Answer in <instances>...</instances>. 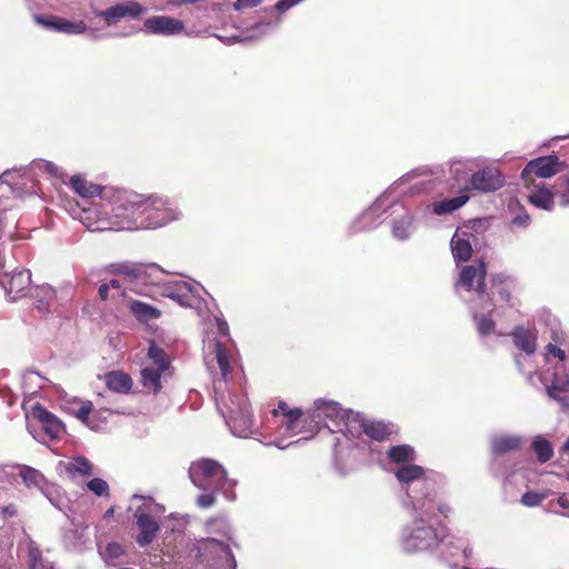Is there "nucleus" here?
Instances as JSON below:
<instances>
[{"instance_id":"obj_1","label":"nucleus","mask_w":569,"mask_h":569,"mask_svg":"<svg viewBox=\"0 0 569 569\" xmlns=\"http://www.w3.org/2000/svg\"><path fill=\"white\" fill-rule=\"evenodd\" d=\"M108 272L122 278L124 290L138 295H144L146 289L154 284L160 273V268L156 263H142L133 261H122L112 263L108 267Z\"/></svg>"},{"instance_id":"obj_2","label":"nucleus","mask_w":569,"mask_h":569,"mask_svg":"<svg viewBox=\"0 0 569 569\" xmlns=\"http://www.w3.org/2000/svg\"><path fill=\"white\" fill-rule=\"evenodd\" d=\"M189 477L196 487L204 491L218 492L227 482L226 469L210 458H201L192 462Z\"/></svg>"},{"instance_id":"obj_3","label":"nucleus","mask_w":569,"mask_h":569,"mask_svg":"<svg viewBox=\"0 0 569 569\" xmlns=\"http://www.w3.org/2000/svg\"><path fill=\"white\" fill-rule=\"evenodd\" d=\"M347 431L352 437L365 433L373 441H388L393 433L392 425L381 420H371L360 413H351L348 417Z\"/></svg>"},{"instance_id":"obj_4","label":"nucleus","mask_w":569,"mask_h":569,"mask_svg":"<svg viewBox=\"0 0 569 569\" xmlns=\"http://www.w3.org/2000/svg\"><path fill=\"white\" fill-rule=\"evenodd\" d=\"M440 539L436 529L423 519H416L405 537L408 551H425L438 546Z\"/></svg>"},{"instance_id":"obj_5","label":"nucleus","mask_w":569,"mask_h":569,"mask_svg":"<svg viewBox=\"0 0 569 569\" xmlns=\"http://www.w3.org/2000/svg\"><path fill=\"white\" fill-rule=\"evenodd\" d=\"M503 184L505 177L501 171L495 166H486L471 174L465 191L495 192L503 187Z\"/></svg>"},{"instance_id":"obj_6","label":"nucleus","mask_w":569,"mask_h":569,"mask_svg":"<svg viewBox=\"0 0 569 569\" xmlns=\"http://www.w3.org/2000/svg\"><path fill=\"white\" fill-rule=\"evenodd\" d=\"M561 163L557 156L539 157L527 163L521 172V178L528 187L532 183V176L550 178L561 171Z\"/></svg>"},{"instance_id":"obj_7","label":"nucleus","mask_w":569,"mask_h":569,"mask_svg":"<svg viewBox=\"0 0 569 569\" xmlns=\"http://www.w3.org/2000/svg\"><path fill=\"white\" fill-rule=\"evenodd\" d=\"M153 206L150 198L137 193H123L114 203L112 211L116 217L129 218L146 213Z\"/></svg>"},{"instance_id":"obj_8","label":"nucleus","mask_w":569,"mask_h":569,"mask_svg":"<svg viewBox=\"0 0 569 569\" xmlns=\"http://www.w3.org/2000/svg\"><path fill=\"white\" fill-rule=\"evenodd\" d=\"M146 11L147 9L143 8L139 2L126 1L112 6L106 10L94 11V14L99 18H102L107 26H114L121 19L137 18L140 14H143Z\"/></svg>"},{"instance_id":"obj_9","label":"nucleus","mask_w":569,"mask_h":569,"mask_svg":"<svg viewBox=\"0 0 569 569\" xmlns=\"http://www.w3.org/2000/svg\"><path fill=\"white\" fill-rule=\"evenodd\" d=\"M342 408L336 401H327L318 399L315 401V408L309 412L310 419V436L316 435L325 419L336 421L341 418Z\"/></svg>"},{"instance_id":"obj_10","label":"nucleus","mask_w":569,"mask_h":569,"mask_svg":"<svg viewBox=\"0 0 569 569\" xmlns=\"http://www.w3.org/2000/svg\"><path fill=\"white\" fill-rule=\"evenodd\" d=\"M36 21L46 29L67 34L79 36L84 34L90 30L89 26L83 20L72 21L54 16H37Z\"/></svg>"},{"instance_id":"obj_11","label":"nucleus","mask_w":569,"mask_h":569,"mask_svg":"<svg viewBox=\"0 0 569 569\" xmlns=\"http://www.w3.org/2000/svg\"><path fill=\"white\" fill-rule=\"evenodd\" d=\"M487 266L480 261L478 266H466L460 272V283L468 290L475 289L479 299L486 297Z\"/></svg>"},{"instance_id":"obj_12","label":"nucleus","mask_w":569,"mask_h":569,"mask_svg":"<svg viewBox=\"0 0 569 569\" xmlns=\"http://www.w3.org/2000/svg\"><path fill=\"white\" fill-rule=\"evenodd\" d=\"M143 28L148 33L174 36L183 32L184 23L172 17L154 16L144 20Z\"/></svg>"},{"instance_id":"obj_13","label":"nucleus","mask_w":569,"mask_h":569,"mask_svg":"<svg viewBox=\"0 0 569 569\" xmlns=\"http://www.w3.org/2000/svg\"><path fill=\"white\" fill-rule=\"evenodd\" d=\"M31 415L41 423L42 429L50 439H59L66 432V427L62 421L52 412L48 411L42 405L36 403L32 407Z\"/></svg>"},{"instance_id":"obj_14","label":"nucleus","mask_w":569,"mask_h":569,"mask_svg":"<svg viewBox=\"0 0 569 569\" xmlns=\"http://www.w3.org/2000/svg\"><path fill=\"white\" fill-rule=\"evenodd\" d=\"M551 383L547 386V395L559 402L563 408H569V399L565 396L569 393V369L565 366L556 367Z\"/></svg>"},{"instance_id":"obj_15","label":"nucleus","mask_w":569,"mask_h":569,"mask_svg":"<svg viewBox=\"0 0 569 569\" xmlns=\"http://www.w3.org/2000/svg\"><path fill=\"white\" fill-rule=\"evenodd\" d=\"M133 517L139 529V535L136 538V542L140 547H147L157 537L158 532L160 531V526L151 515L142 511L141 509H138Z\"/></svg>"},{"instance_id":"obj_16","label":"nucleus","mask_w":569,"mask_h":569,"mask_svg":"<svg viewBox=\"0 0 569 569\" xmlns=\"http://www.w3.org/2000/svg\"><path fill=\"white\" fill-rule=\"evenodd\" d=\"M281 427H283L286 432L291 436L310 433L309 413L305 415L301 408H293V410L283 417Z\"/></svg>"},{"instance_id":"obj_17","label":"nucleus","mask_w":569,"mask_h":569,"mask_svg":"<svg viewBox=\"0 0 569 569\" xmlns=\"http://www.w3.org/2000/svg\"><path fill=\"white\" fill-rule=\"evenodd\" d=\"M2 178L4 182L8 183L14 192H18L20 194L36 192L33 177L31 172L28 170L18 172L6 171L2 174Z\"/></svg>"},{"instance_id":"obj_18","label":"nucleus","mask_w":569,"mask_h":569,"mask_svg":"<svg viewBox=\"0 0 569 569\" xmlns=\"http://www.w3.org/2000/svg\"><path fill=\"white\" fill-rule=\"evenodd\" d=\"M31 283V273L29 270L14 271L3 281V287L13 300L18 299Z\"/></svg>"},{"instance_id":"obj_19","label":"nucleus","mask_w":569,"mask_h":569,"mask_svg":"<svg viewBox=\"0 0 569 569\" xmlns=\"http://www.w3.org/2000/svg\"><path fill=\"white\" fill-rule=\"evenodd\" d=\"M521 446L522 440L517 436H495L490 441L491 452L495 456H502L509 452L519 451Z\"/></svg>"},{"instance_id":"obj_20","label":"nucleus","mask_w":569,"mask_h":569,"mask_svg":"<svg viewBox=\"0 0 569 569\" xmlns=\"http://www.w3.org/2000/svg\"><path fill=\"white\" fill-rule=\"evenodd\" d=\"M515 346L526 352L533 355L537 349V336L529 329L522 326H517L511 332Z\"/></svg>"},{"instance_id":"obj_21","label":"nucleus","mask_w":569,"mask_h":569,"mask_svg":"<svg viewBox=\"0 0 569 569\" xmlns=\"http://www.w3.org/2000/svg\"><path fill=\"white\" fill-rule=\"evenodd\" d=\"M104 382L109 390L123 395L129 393L133 385L132 378L119 370L107 372L104 375Z\"/></svg>"},{"instance_id":"obj_22","label":"nucleus","mask_w":569,"mask_h":569,"mask_svg":"<svg viewBox=\"0 0 569 569\" xmlns=\"http://www.w3.org/2000/svg\"><path fill=\"white\" fill-rule=\"evenodd\" d=\"M491 288L492 295H498V297L506 302L508 307H515V303L512 302L513 286L509 277L501 273L493 274L491 278Z\"/></svg>"},{"instance_id":"obj_23","label":"nucleus","mask_w":569,"mask_h":569,"mask_svg":"<svg viewBox=\"0 0 569 569\" xmlns=\"http://www.w3.org/2000/svg\"><path fill=\"white\" fill-rule=\"evenodd\" d=\"M469 200V196L465 189L462 193L457 197L443 199L433 203V212L438 216L452 213L453 211L460 209L465 206Z\"/></svg>"},{"instance_id":"obj_24","label":"nucleus","mask_w":569,"mask_h":569,"mask_svg":"<svg viewBox=\"0 0 569 569\" xmlns=\"http://www.w3.org/2000/svg\"><path fill=\"white\" fill-rule=\"evenodd\" d=\"M528 201L536 208L550 211L555 204V194L551 190L537 187L529 196Z\"/></svg>"},{"instance_id":"obj_25","label":"nucleus","mask_w":569,"mask_h":569,"mask_svg":"<svg viewBox=\"0 0 569 569\" xmlns=\"http://www.w3.org/2000/svg\"><path fill=\"white\" fill-rule=\"evenodd\" d=\"M164 369L146 366L141 370V383L143 387L151 389L154 393L159 392L161 389V376L164 372Z\"/></svg>"},{"instance_id":"obj_26","label":"nucleus","mask_w":569,"mask_h":569,"mask_svg":"<svg viewBox=\"0 0 569 569\" xmlns=\"http://www.w3.org/2000/svg\"><path fill=\"white\" fill-rule=\"evenodd\" d=\"M70 184L76 193L83 198H93L101 193V188L98 184L87 181L82 176H73L70 179Z\"/></svg>"},{"instance_id":"obj_27","label":"nucleus","mask_w":569,"mask_h":569,"mask_svg":"<svg viewBox=\"0 0 569 569\" xmlns=\"http://www.w3.org/2000/svg\"><path fill=\"white\" fill-rule=\"evenodd\" d=\"M387 457L391 462L406 463L416 459V452L409 445H398L389 448Z\"/></svg>"},{"instance_id":"obj_28","label":"nucleus","mask_w":569,"mask_h":569,"mask_svg":"<svg viewBox=\"0 0 569 569\" xmlns=\"http://www.w3.org/2000/svg\"><path fill=\"white\" fill-rule=\"evenodd\" d=\"M129 307L130 311L139 321H148L151 319H157L161 316L160 310L141 301H131Z\"/></svg>"},{"instance_id":"obj_29","label":"nucleus","mask_w":569,"mask_h":569,"mask_svg":"<svg viewBox=\"0 0 569 569\" xmlns=\"http://www.w3.org/2000/svg\"><path fill=\"white\" fill-rule=\"evenodd\" d=\"M68 473H78L82 477L91 476L93 472L92 463L86 457L73 458L66 467Z\"/></svg>"},{"instance_id":"obj_30","label":"nucleus","mask_w":569,"mask_h":569,"mask_svg":"<svg viewBox=\"0 0 569 569\" xmlns=\"http://www.w3.org/2000/svg\"><path fill=\"white\" fill-rule=\"evenodd\" d=\"M214 355L221 376L223 379H227L231 372L229 351L220 341H217L214 345Z\"/></svg>"},{"instance_id":"obj_31","label":"nucleus","mask_w":569,"mask_h":569,"mask_svg":"<svg viewBox=\"0 0 569 569\" xmlns=\"http://www.w3.org/2000/svg\"><path fill=\"white\" fill-rule=\"evenodd\" d=\"M425 475L422 467L418 465H406L396 472V478L400 482L409 483L420 479Z\"/></svg>"},{"instance_id":"obj_32","label":"nucleus","mask_w":569,"mask_h":569,"mask_svg":"<svg viewBox=\"0 0 569 569\" xmlns=\"http://www.w3.org/2000/svg\"><path fill=\"white\" fill-rule=\"evenodd\" d=\"M532 449L537 455V459L540 463L549 461L553 456V449L551 443L541 437H537L532 441Z\"/></svg>"},{"instance_id":"obj_33","label":"nucleus","mask_w":569,"mask_h":569,"mask_svg":"<svg viewBox=\"0 0 569 569\" xmlns=\"http://www.w3.org/2000/svg\"><path fill=\"white\" fill-rule=\"evenodd\" d=\"M148 358L152 361V367H158L168 370L170 360L166 351L158 347L154 342H151L148 349Z\"/></svg>"},{"instance_id":"obj_34","label":"nucleus","mask_w":569,"mask_h":569,"mask_svg":"<svg viewBox=\"0 0 569 569\" xmlns=\"http://www.w3.org/2000/svg\"><path fill=\"white\" fill-rule=\"evenodd\" d=\"M489 316H475L477 331L480 336L485 337L492 332L496 329V322L491 318V313L493 312V306L490 305L488 308Z\"/></svg>"},{"instance_id":"obj_35","label":"nucleus","mask_w":569,"mask_h":569,"mask_svg":"<svg viewBox=\"0 0 569 569\" xmlns=\"http://www.w3.org/2000/svg\"><path fill=\"white\" fill-rule=\"evenodd\" d=\"M412 226V218L409 214L402 216L395 220L392 226V234L399 240L408 239Z\"/></svg>"},{"instance_id":"obj_36","label":"nucleus","mask_w":569,"mask_h":569,"mask_svg":"<svg viewBox=\"0 0 569 569\" xmlns=\"http://www.w3.org/2000/svg\"><path fill=\"white\" fill-rule=\"evenodd\" d=\"M452 254L459 261H468L472 256V248L468 240H452Z\"/></svg>"},{"instance_id":"obj_37","label":"nucleus","mask_w":569,"mask_h":569,"mask_svg":"<svg viewBox=\"0 0 569 569\" xmlns=\"http://www.w3.org/2000/svg\"><path fill=\"white\" fill-rule=\"evenodd\" d=\"M20 477L27 487H40L42 482V475L37 469L31 467H22L20 470Z\"/></svg>"},{"instance_id":"obj_38","label":"nucleus","mask_w":569,"mask_h":569,"mask_svg":"<svg viewBox=\"0 0 569 569\" xmlns=\"http://www.w3.org/2000/svg\"><path fill=\"white\" fill-rule=\"evenodd\" d=\"M40 295L43 297L44 301L39 300L38 303L36 305V308L40 312H47L49 311L50 305L54 299V291L50 287L37 288V296Z\"/></svg>"},{"instance_id":"obj_39","label":"nucleus","mask_w":569,"mask_h":569,"mask_svg":"<svg viewBox=\"0 0 569 569\" xmlns=\"http://www.w3.org/2000/svg\"><path fill=\"white\" fill-rule=\"evenodd\" d=\"M87 487L89 490H91L94 495L102 497L109 496V485L106 480L101 478H93L88 483Z\"/></svg>"},{"instance_id":"obj_40","label":"nucleus","mask_w":569,"mask_h":569,"mask_svg":"<svg viewBox=\"0 0 569 569\" xmlns=\"http://www.w3.org/2000/svg\"><path fill=\"white\" fill-rule=\"evenodd\" d=\"M545 499V495L535 492V491H527L521 497V503L527 507H536L542 502Z\"/></svg>"},{"instance_id":"obj_41","label":"nucleus","mask_w":569,"mask_h":569,"mask_svg":"<svg viewBox=\"0 0 569 569\" xmlns=\"http://www.w3.org/2000/svg\"><path fill=\"white\" fill-rule=\"evenodd\" d=\"M93 410V405L91 401L83 402L76 412V417L82 422H87L89 420V416Z\"/></svg>"},{"instance_id":"obj_42","label":"nucleus","mask_w":569,"mask_h":569,"mask_svg":"<svg viewBox=\"0 0 569 569\" xmlns=\"http://www.w3.org/2000/svg\"><path fill=\"white\" fill-rule=\"evenodd\" d=\"M216 492L210 491L209 493L199 495L197 498V505L200 508H209L216 503Z\"/></svg>"},{"instance_id":"obj_43","label":"nucleus","mask_w":569,"mask_h":569,"mask_svg":"<svg viewBox=\"0 0 569 569\" xmlns=\"http://www.w3.org/2000/svg\"><path fill=\"white\" fill-rule=\"evenodd\" d=\"M522 212L512 218L511 223L517 227L527 228L531 221V217L521 208Z\"/></svg>"},{"instance_id":"obj_44","label":"nucleus","mask_w":569,"mask_h":569,"mask_svg":"<svg viewBox=\"0 0 569 569\" xmlns=\"http://www.w3.org/2000/svg\"><path fill=\"white\" fill-rule=\"evenodd\" d=\"M563 186H565L566 190L558 193L559 204L561 207H568L569 206V176L563 177Z\"/></svg>"},{"instance_id":"obj_45","label":"nucleus","mask_w":569,"mask_h":569,"mask_svg":"<svg viewBox=\"0 0 569 569\" xmlns=\"http://www.w3.org/2000/svg\"><path fill=\"white\" fill-rule=\"evenodd\" d=\"M210 541L226 551L229 562H230V566L232 569H234L236 568V558H234L233 553L231 552L230 547L227 543H224L218 539H211Z\"/></svg>"},{"instance_id":"obj_46","label":"nucleus","mask_w":569,"mask_h":569,"mask_svg":"<svg viewBox=\"0 0 569 569\" xmlns=\"http://www.w3.org/2000/svg\"><path fill=\"white\" fill-rule=\"evenodd\" d=\"M546 350H547L548 355H551V356L558 358L560 361H565L566 360V352H565V350L560 349L556 345L548 343L547 347H546Z\"/></svg>"},{"instance_id":"obj_47","label":"nucleus","mask_w":569,"mask_h":569,"mask_svg":"<svg viewBox=\"0 0 569 569\" xmlns=\"http://www.w3.org/2000/svg\"><path fill=\"white\" fill-rule=\"evenodd\" d=\"M291 410H293V408H290L289 405L283 401V400H280L277 405V408H274L271 413L273 417H278V416H282L284 417L286 415H288V412H290Z\"/></svg>"},{"instance_id":"obj_48","label":"nucleus","mask_w":569,"mask_h":569,"mask_svg":"<svg viewBox=\"0 0 569 569\" xmlns=\"http://www.w3.org/2000/svg\"><path fill=\"white\" fill-rule=\"evenodd\" d=\"M262 0H237L234 3V9L242 10L248 8H253L259 6Z\"/></svg>"},{"instance_id":"obj_49","label":"nucleus","mask_w":569,"mask_h":569,"mask_svg":"<svg viewBox=\"0 0 569 569\" xmlns=\"http://www.w3.org/2000/svg\"><path fill=\"white\" fill-rule=\"evenodd\" d=\"M107 553L111 558H118L120 555L123 553V549L119 543L111 542L106 548Z\"/></svg>"},{"instance_id":"obj_50","label":"nucleus","mask_w":569,"mask_h":569,"mask_svg":"<svg viewBox=\"0 0 569 569\" xmlns=\"http://www.w3.org/2000/svg\"><path fill=\"white\" fill-rule=\"evenodd\" d=\"M557 503L562 509V515L569 517V493H562L557 499Z\"/></svg>"},{"instance_id":"obj_51","label":"nucleus","mask_w":569,"mask_h":569,"mask_svg":"<svg viewBox=\"0 0 569 569\" xmlns=\"http://www.w3.org/2000/svg\"><path fill=\"white\" fill-rule=\"evenodd\" d=\"M107 284H109V289H116V290H121L120 295L124 296L126 295V291L124 290V282H122V278L121 277H118L116 279H111Z\"/></svg>"},{"instance_id":"obj_52","label":"nucleus","mask_w":569,"mask_h":569,"mask_svg":"<svg viewBox=\"0 0 569 569\" xmlns=\"http://www.w3.org/2000/svg\"><path fill=\"white\" fill-rule=\"evenodd\" d=\"M18 512L16 505L10 503L2 509L3 517H13Z\"/></svg>"},{"instance_id":"obj_53","label":"nucleus","mask_w":569,"mask_h":569,"mask_svg":"<svg viewBox=\"0 0 569 569\" xmlns=\"http://www.w3.org/2000/svg\"><path fill=\"white\" fill-rule=\"evenodd\" d=\"M109 284L102 283L99 287L98 293L101 300H107L109 298Z\"/></svg>"},{"instance_id":"obj_54","label":"nucleus","mask_w":569,"mask_h":569,"mask_svg":"<svg viewBox=\"0 0 569 569\" xmlns=\"http://www.w3.org/2000/svg\"><path fill=\"white\" fill-rule=\"evenodd\" d=\"M217 38L219 40H221L226 44H232V43H236L238 41H242L243 40V39L239 38L238 36H232V37H221V36H218Z\"/></svg>"},{"instance_id":"obj_55","label":"nucleus","mask_w":569,"mask_h":569,"mask_svg":"<svg viewBox=\"0 0 569 569\" xmlns=\"http://www.w3.org/2000/svg\"><path fill=\"white\" fill-rule=\"evenodd\" d=\"M217 322H218V330H219L220 335L227 336L229 333L228 323L224 320H220V319H218Z\"/></svg>"},{"instance_id":"obj_56","label":"nucleus","mask_w":569,"mask_h":569,"mask_svg":"<svg viewBox=\"0 0 569 569\" xmlns=\"http://www.w3.org/2000/svg\"><path fill=\"white\" fill-rule=\"evenodd\" d=\"M560 455H561L562 460L569 461V438L566 440V442L561 447Z\"/></svg>"},{"instance_id":"obj_57","label":"nucleus","mask_w":569,"mask_h":569,"mask_svg":"<svg viewBox=\"0 0 569 569\" xmlns=\"http://www.w3.org/2000/svg\"><path fill=\"white\" fill-rule=\"evenodd\" d=\"M244 410H246V408H239V410H237V411L231 409L229 411V418L231 420H236L239 415H243L244 413Z\"/></svg>"},{"instance_id":"obj_58","label":"nucleus","mask_w":569,"mask_h":569,"mask_svg":"<svg viewBox=\"0 0 569 569\" xmlns=\"http://www.w3.org/2000/svg\"><path fill=\"white\" fill-rule=\"evenodd\" d=\"M38 559L33 553H30L29 569H36Z\"/></svg>"},{"instance_id":"obj_59","label":"nucleus","mask_w":569,"mask_h":569,"mask_svg":"<svg viewBox=\"0 0 569 569\" xmlns=\"http://www.w3.org/2000/svg\"><path fill=\"white\" fill-rule=\"evenodd\" d=\"M267 28H268V24H260V26H257L256 29L266 31Z\"/></svg>"},{"instance_id":"obj_60","label":"nucleus","mask_w":569,"mask_h":569,"mask_svg":"<svg viewBox=\"0 0 569 569\" xmlns=\"http://www.w3.org/2000/svg\"><path fill=\"white\" fill-rule=\"evenodd\" d=\"M216 521V518H210L208 521H207V526L210 527Z\"/></svg>"},{"instance_id":"obj_61","label":"nucleus","mask_w":569,"mask_h":569,"mask_svg":"<svg viewBox=\"0 0 569 569\" xmlns=\"http://www.w3.org/2000/svg\"><path fill=\"white\" fill-rule=\"evenodd\" d=\"M112 513H113V508H110V509H108V510L106 511V515H104V516H106V517H109V516H111Z\"/></svg>"}]
</instances>
